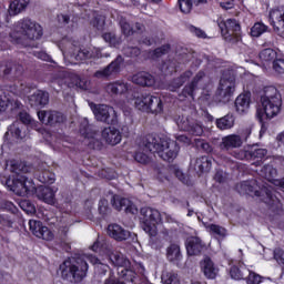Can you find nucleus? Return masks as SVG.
<instances>
[{
    "label": "nucleus",
    "instance_id": "nucleus-29",
    "mask_svg": "<svg viewBox=\"0 0 284 284\" xmlns=\"http://www.w3.org/2000/svg\"><path fill=\"white\" fill-rule=\"evenodd\" d=\"M200 265L205 278H216V274H219V267H216V264H214V261H212L211 257H205L200 263Z\"/></svg>",
    "mask_w": 284,
    "mask_h": 284
},
{
    "label": "nucleus",
    "instance_id": "nucleus-2",
    "mask_svg": "<svg viewBox=\"0 0 284 284\" xmlns=\"http://www.w3.org/2000/svg\"><path fill=\"white\" fill-rule=\"evenodd\" d=\"M143 145L148 152H156L162 161L172 163L176 156L181 146L174 140L169 139L166 135H159L156 133H149L143 139Z\"/></svg>",
    "mask_w": 284,
    "mask_h": 284
},
{
    "label": "nucleus",
    "instance_id": "nucleus-48",
    "mask_svg": "<svg viewBox=\"0 0 284 284\" xmlns=\"http://www.w3.org/2000/svg\"><path fill=\"white\" fill-rule=\"evenodd\" d=\"M39 181H40V183H43L44 185H52V183H54V181H57V175H54L53 172L43 171L39 175Z\"/></svg>",
    "mask_w": 284,
    "mask_h": 284
},
{
    "label": "nucleus",
    "instance_id": "nucleus-30",
    "mask_svg": "<svg viewBox=\"0 0 284 284\" xmlns=\"http://www.w3.org/2000/svg\"><path fill=\"white\" fill-rule=\"evenodd\" d=\"M192 70L184 71L180 77L171 80L169 88L172 90V92H176L179 88H183L190 79H192Z\"/></svg>",
    "mask_w": 284,
    "mask_h": 284
},
{
    "label": "nucleus",
    "instance_id": "nucleus-61",
    "mask_svg": "<svg viewBox=\"0 0 284 284\" xmlns=\"http://www.w3.org/2000/svg\"><path fill=\"white\" fill-rule=\"evenodd\" d=\"M134 160L142 165H148V163H150V156L143 152H135Z\"/></svg>",
    "mask_w": 284,
    "mask_h": 284
},
{
    "label": "nucleus",
    "instance_id": "nucleus-6",
    "mask_svg": "<svg viewBox=\"0 0 284 284\" xmlns=\"http://www.w3.org/2000/svg\"><path fill=\"white\" fill-rule=\"evenodd\" d=\"M141 226L149 236H156L159 234V225L163 223L161 217V212L152 207H142L141 209Z\"/></svg>",
    "mask_w": 284,
    "mask_h": 284
},
{
    "label": "nucleus",
    "instance_id": "nucleus-59",
    "mask_svg": "<svg viewBox=\"0 0 284 284\" xmlns=\"http://www.w3.org/2000/svg\"><path fill=\"white\" fill-rule=\"evenodd\" d=\"M18 119L23 125H30L32 123V118L24 110L18 113Z\"/></svg>",
    "mask_w": 284,
    "mask_h": 284
},
{
    "label": "nucleus",
    "instance_id": "nucleus-7",
    "mask_svg": "<svg viewBox=\"0 0 284 284\" xmlns=\"http://www.w3.org/2000/svg\"><path fill=\"white\" fill-rule=\"evenodd\" d=\"M23 79V65L17 64L12 61H2L0 62V81L8 84L9 88L21 83Z\"/></svg>",
    "mask_w": 284,
    "mask_h": 284
},
{
    "label": "nucleus",
    "instance_id": "nucleus-1",
    "mask_svg": "<svg viewBox=\"0 0 284 284\" xmlns=\"http://www.w3.org/2000/svg\"><path fill=\"white\" fill-rule=\"evenodd\" d=\"M236 192L245 196H256L262 203L266 204L267 210L273 214H281L283 212V195L281 192L274 190L272 186H260L256 180H246L235 185Z\"/></svg>",
    "mask_w": 284,
    "mask_h": 284
},
{
    "label": "nucleus",
    "instance_id": "nucleus-32",
    "mask_svg": "<svg viewBox=\"0 0 284 284\" xmlns=\"http://www.w3.org/2000/svg\"><path fill=\"white\" fill-rule=\"evenodd\" d=\"M28 6H30V0H13L9 4L10 17H17V14H21V12H23Z\"/></svg>",
    "mask_w": 284,
    "mask_h": 284
},
{
    "label": "nucleus",
    "instance_id": "nucleus-38",
    "mask_svg": "<svg viewBox=\"0 0 284 284\" xmlns=\"http://www.w3.org/2000/svg\"><path fill=\"white\" fill-rule=\"evenodd\" d=\"M172 50V45L170 43L162 44L161 47L155 48L154 50L149 51V57L153 61L156 59H161V57H165Z\"/></svg>",
    "mask_w": 284,
    "mask_h": 284
},
{
    "label": "nucleus",
    "instance_id": "nucleus-15",
    "mask_svg": "<svg viewBox=\"0 0 284 284\" xmlns=\"http://www.w3.org/2000/svg\"><path fill=\"white\" fill-rule=\"evenodd\" d=\"M29 230L37 239H42L43 241H52L54 239V233L48 226L43 225L41 221L30 220Z\"/></svg>",
    "mask_w": 284,
    "mask_h": 284
},
{
    "label": "nucleus",
    "instance_id": "nucleus-12",
    "mask_svg": "<svg viewBox=\"0 0 284 284\" xmlns=\"http://www.w3.org/2000/svg\"><path fill=\"white\" fill-rule=\"evenodd\" d=\"M217 90L224 99H230L232 94H234L236 90V78L232 71L227 70L222 72Z\"/></svg>",
    "mask_w": 284,
    "mask_h": 284
},
{
    "label": "nucleus",
    "instance_id": "nucleus-26",
    "mask_svg": "<svg viewBox=\"0 0 284 284\" xmlns=\"http://www.w3.org/2000/svg\"><path fill=\"white\" fill-rule=\"evenodd\" d=\"M26 138V133L23 132V125L19 122H14L8 126L7 132L4 133V139L7 141H21Z\"/></svg>",
    "mask_w": 284,
    "mask_h": 284
},
{
    "label": "nucleus",
    "instance_id": "nucleus-34",
    "mask_svg": "<svg viewBox=\"0 0 284 284\" xmlns=\"http://www.w3.org/2000/svg\"><path fill=\"white\" fill-rule=\"evenodd\" d=\"M250 274V268L246 266L233 265L230 268V276L233 281H245V277Z\"/></svg>",
    "mask_w": 284,
    "mask_h": 284
},
{
    "label": "nucleus",
    "instance_id": "nucleus-54",
    "mask_svg": "<svg viewBox=\"0 0 284 284\" xmlns=\"http://www.w3.org/2000/svg\"><path fill=\"white\" fill-rule=\"evenodd\" d=\"M273 257L278 265H282V270L284 271V250L281 247L274 248Z\"/></svg>",
    "mask_w": 284,
    "mask_h": 284
},
{
    "label": "nucleus",
    "instance_id": "nucleus-23",
    "mask_svg": "<svg viewBox=\"0 0 284 284\" xmlns=\"http://www.w3.org/2000/svg\"><path fill=\"white\" fill-rule=\"evenodd\" d=\"M91 110L97 119V121H101L102 123H114V120L110 118V106L105 104H93L91 105Z\"/></svg>",
    "mask_w": 284,
    "mask_h": 284
},
{
    "label": "nucleus",
    "instance_id": "nucleus-63",
    "mask_svg": "<svg viewBox=\"0 0 284 284\" xmlns=\"http://www.w3.org/2000/svg\"><path fill=\"white\" fill-rule=\"evenodd\" d=\"M9 106L10 98H7L6 95L3 98H0V114H3Z\"/></svg>",
    "mask_w": 284,
    "mask_h": 284
},
{
    "label": "nucleus",
    "instance_id": "nucleus-39",
    "mask_svg": "<svg viewBox=\"0 0 284 284\" xmlns=\"http://www.w3.org/2000/svg\"><path fill=\"white\" fill-rule=\"evenodd\" d=\"M166 258L170 263H174V261H181V246L179 244H170L166 248Z\"/></svg>",
    "mask_w": 284,
    "mask_h": 284
},
{
    "label": "nucleus",
    "instance_id": "nucleus-52",
    "mask_svg": "<svg viewBox=\"0 0 284 284\" xmlns=\"http://www.w3.org/2000/svg\"><path fill=\"white\" fill-rule=\"evenodd\" d=\"M192 6H194V0H179V8L183 14H190Z\"/></svg>",
    "mask_w": 284,
    "mask_h": 284
},
{
    "label": "nucleus",
    "instance_id": "nucleus-36",
    "mask_svg": "<svg viewBox=\"0 0 284 284\" xmlns=\"http://www.w3.org/2000/svg\"><path fill=\"white\" fill-rule=\"evenodd\" d=\"M283 101V98L281 97V92H278V89L274 85H268L264 88V94L261 95V100H271V101Z\"/></svg>",
    "mask_w": 284,
    "mask_h": 284
},
{
    "label": "nucleus",
    "instance_id": "nucleus-49",
    "mask_svg": "<svg viewBox=\"0 0 284 284\" xmlns=\"http://www.w3.org/2000/svg\"><path fill=\"white\" fill-rule=\"evenodd\" d=\"M0 210H6L7 212H10L11 214H14L16 216H20L19 207L14 205V203L2 200V204H0Z\"/></svg>",
    "mask_w": 284,
    "mask_h": 284
},
{
    "label": "nucleus",
    "instance_id": "nucleus-43",
    "mask_svg": "<svg viewBox=\"0 0 284 284\" xmlns=\"http://www.w3.org/2000/svg\"><path fill=\"white\" fill-rule=\"evenodd\" d=\"M270 27H267L263 22H255L253 27L251 28L250 34L251 37L258 39V37H262V34H265Z\"/></svg>",
    "mask_w": 284,
    "mask_h": 284
},
{
    "label": "nucleus",
    "instance_id": "nucleus-33",
    "mask_svg": "<svg viewBox=\"0 0 284 284\" xmlns=\"http://www.w3.org/2000/svg\"><path fill=\"white\" fill-rule=\"evenodd\" d=\"M91 252L99 254V256H105L110 254V245L105 240H97L90 247Z\"/></svg>",
    "mask_w": 284,
    "mask_h": 284
},
{
    "label": "nucleus",
    "instance_id": "nucleus-17",
    "mask_svg": "<svg viewBox=\"0 0 284 284\" xmlns=\"http://www.w3.org/2000/svg\"><path fill=\"white\" fill-rule=\"evenodd\" d=\"M268 23L273 27L274 32H284V10L271 9L268 12Z\"/></svg>",
    "mask_w": 284,
    "mask_h": 284
},
{
    "label": "nucleus",
    "instance_id": "nucleus-3",
    "mask_svg": "<svg viewBox=\"0 0 284 284\" xmlns=\"http://www.w3.org/2000/svg\"><path fill=\"white\" fill-rule=\"evenodd\" d=\"M39 41L43 37V27L32 21L29 18H24L17 22L16 30L9 33V40L13 45H20L21 48H28V40Z\"/></svg>",
    "mask_w": 284,
    "mask_h": 284
},
{
    "label": "nucleus",
    "instance_id": "nucleus-56",
    "mask_svg": "<svg viewBox=\"0 0 284 284\" xmlns=\"http://www.w3.org/2000/svg\"><path fill=\"white\" fill-rule=\"evenodd\" d=\"M273 70L276 74H284V59L277 58L273 61Z\"/></svg>",
    "mask_w": 284,
    "mask_h": 284
},
{
    "label": "nucleus",
    "instance_id": "nucleus-8",
    "mask_svg": "<svg viewBox=\"0 0 284 284\" xmlns=\"http://www.w3.org/2000/svg\"><path fill=\"white\" fill-rule=\"evenodd\" d=\"M6 185L17 196H28L34 192V183L26 175H12L6 179Z\"/></svg>",
    "mask_w": 284,
    "mask_h": 284
},
{
    "label": "nucleus",
    "instance_id": "nucleus-41",
    "mask_svg": "<svg viewBox=\"0 0 284 284\" xmlns=\"http://www.w3.org/2000/svg\"><path fill=\"white\" fill-rule=\"evenodd\" d=\"M260 59L264 63H270V62L274 63V61L278 59V53L272 48L263 49L260 52Z\"/></svg>",
    "mask_w": 284,
    "mask_h": 284
},
{
    "label": "nucleus",
    "instance_id": "nucleus-64",
    "mask_svg": "<svg viewBox=\"0 0 284 284\" xmlns=\"http://www.w3.org/2000/svg\"><path fill=\"white\" fill-rule=\"evenodd\" d=\"M88 51L79 50L77 53H73L72 57L75 59V61H85L88 59Z\"/></svg>",
    "mask_w": 284,
    "mask_h": 284
},
{
    "label": "nucleus",
    "instance_id": "nucleus-55",
    "mask_svg": "<svg viewBox=\"0 0 284 284\" xmlns=\"http://www.w3.org/2000/svg\"><path fill=\"white\" fill-rule=\"evenodd\" d=\"M120 28L124 37H132V34H134V29L125 20L120 21Z\"/></svg>",
    "mask_w": 284,
    "mask_h": 284
},
{
    "label": "nucleus",
    "instance_id": "nucleus-10",
    "mask_svg": "<svg viewBox=\"0 0 284 284\" xmlns=\"http://www.w3.org/2000/svg\"><path fill=\"white\" fill-rule=\"evenodd\" d=\"M79 132L81 136H83L89 141L88 148L90 150H98V151L103 150V140H101V134L97 130V126L90 124L88 119H84L80 123Z\"/></svg>",
    "mask_w": 284,
    "mask_h": 284
},
{
    "label": "nucleus",
    "instance_id": "nucleus-53",
    "mask_svg": "<svg viewBox=\"0 0 284 284\" xmlns=\"http://www.w3.org/2000/svg\"><path fill=\"white\" fill-rule=\"evenodd\" d=\"M99 213L102 215V216H108V214H110L111 212V209H110V202H108L106 199H101L99 201Z\"/></svg>",
    "mask_w": 284,
    "mask_h": 284
},
{
    "label": "nucleus",
    "instance_id": "nucleus-58",
    "mask_svg": "<svg viewBox=\"0 0 284 284\" xmlns=\"http://www.w3.org/2000/svg\"><path fill=\"white\" fill-rule=\"evenodd\" d=\"M162 281H164V284H179V275L175 273H166V275L162 276Z\"/></svg>",
    "mask_w": 284,
    "mask_h": 284
},
{
    "label": "nucleus",
    "instance_id": "nucleus-11",
    "mask_svg": "<svg viewBox=\"0 0 284 284\" xmlns=\"http://www.w3.org/2000/svg\"><path fill=\"white\" fill-rule=\"evenodd\" d=\"M216 23L225 41H232V37H241V24L236 19L229 18L224 20L223 18H219Z\"/></svg>",
    "mask_w": 284,
    "mask_h": 284
},
{
    "label": "nucleus",
    "instance_id": "nucleus-21",
    "mask_svg": "<svg viewBox=\"0 0 284 284\" xmlns=\"http://www.w3.org/2000/svg\"><path fill=\"white\" fill-rule=\"evenodd\" d=\"M131 81L132 83H134L135 85H140L141 88H152V85L156 83L154 75L145 71H140L133 74Z\"/></svg>",
    "mask_w": 284,
    "mask_h": 284
},
{
    "label": "nucleus",
    "instance_id": "nucleus-4",
    "mask_svg": "<svg viewBox=\"0 0 284 284\" xmlns=\"http://www.w3.org/2000/svg\"><path fill=\"white\" fill-rule=\"evenodd\" d=\"M90 265L85 260L68 257L59 265V273L62 281L69 283H81L88 276Z\"/></svg>",
    "mask_w": 284,
    "mask_h": 284
},
{
    "label": "nucleus",
    "instance_id": "nucleus-24",
    "mask_svg": "<svg viewBox=\"0 0 284 284\" xmlns=\"http://www.w3.org/2000/svg\"><path fill=\"white\" fill-rule=\"evenodd\" d=\"M243 145V139L239 134H229L222 138V142L220 143V148L222 150H236Z\"/></svg>",
    "mask_w": 284,
    "mask_h": 284
},
{
    "label": "nucleus",
    "instance_id": "nucleus-44",
    "mask_svg": "<svg viewBox=\"0 0 284 284\" xmlns=\"http://www.w3.org/2000/svg\"><path fill=\"white\" fill-rule=\"evenodd\" d=\"M90 24L99 32H103V30L105 29V17L98 13L91 19Z\"/></svg>",
    "mask_w": 284,
    "mask_h": 284
},
{
    "label": "nucleus",
    "instance_id": "nucleus-62",
    "mask_svg": "<svg viewBox=\"0 0 284 284\" xmlns=\"http://www.w3.org/2000/svg\"><path fill=\"white\" fill-rule=\"evenodd\" d=\"M210 232H213V234H216L217 236H225V233L227 232L225 227H222L217 224H211L209 226Z\"/></svg>",
    "mask_w": 284,
    "mask_h": 284
},
{
    "label": "nucleus",
    "instance_id": "nucleus-5",
    "mask_svg": "<svg viewBox=\"0 0 284 284\" xmlns=\"http://www.w3.org/2000/svg\"><path fill=\"white\" fill-rule=\"evenodd\" d=\"M134 105L140 112H146V114H162L163 100L159 95L151 93H140L134 97Z\"/></svg>",
    "mask_w": 284,
    "mask_h": 284
},
{
    "label": "nucleus",
    "instance_id": "nucleus-40",
    "mask_svg": "<svg viewBox=\"0 0 284 284\" xmlns=\"http://www.w3.org/2000/svg\"><path fill=\"white\" fill-rule=\"evenodd\" d=\"M30 101H33L34 105H48L50 103V94L45 91H38L31 95Z\"/></svg>",
    "mask_w": 284,
    "mask_h": 284
},
{
    "label": "nucleus",
    "instance_id": "nucleus-27",
    "mask_svg": "<svg viewBox=\"0 0 284 284\" xmlns=\"http://www.w3.org/2000/svg\"><path fill=\"white\" fill-rule=\"evenodd\" d=\"M250 103H252L251 93L240 94L234 102L237 114H247L250 112Z\"/></svg>",
    "mask_w": 284,
    "mask_h": 284
},
{
    "label": "nucleus",
    "instance_id": "nucleus-47",
    "mask_svg": "<svg viewBox=\"0 0 284 284\" xmlns=\"http://www.w3.org/2000/svg\"><path fill=\"white\" fill-rule=\"evenodd\" d=\"M244 281L246 284H261L263 283V276L252 270H248Z\"/></svg>",
    "mask_w": 284,
    "mask_h": 284
},
{
    "label": "nucleus",
    "instance_id": "nucleus-28",
    "mask_svg": "<svg viewBox=\"0 0 284 284\" xmlns=\"http://www.w3.org/2000/svg\"><path fill=\"white\" fill-rule=\"evenodd\" d=\"M37 197L40 201H43L44 203H48L49 205L54 204L55 201V194H54V190H52V187L50 186H38L33 189Z\"/></svg>",
    "mask_w": 284,
    "mask_h": 284
},
{
    "label": "nucleus",
    "instance_id": "nucleus-35",
    "mask_svg": "<svg viewBox=\"0 0 284 284\" xmlns=\"http://www.w3.org/2000/svg\"><path fill=\"white\" fill-rule=\"evenodd\" d=\"M195 168L199 169V172L204 174V172H210L212 170V158L207 155H202L196 159Z\"/></svg>",
    "mask_w": 284,
    "mask_h": 284
},
{
    "label": "nucleus",
    "instance_id": "nucleus-18",
    "mask_svg": "<svg viewBox=\"0 0 284 284\" xmlns=\"http://www.w3.org/2000/svg\"><path fill=\"white\" fill-rule=\"evenodd\" d=\"M106 233L109 234L110 239H113L119 243L123 241H128L129 239L132 237V233L123 229V226L119 224H109L106 229Z\"/></svg>",
    "mask_w": 284,
    "mask_h": 284
},
{
    "label": "nucleus",
    "instance_id": "nucleus-25",
    "mask_svg": "<svg viewBox=\"0 0 284 284\" xmlns=\"http://www.w3.org/2000/svg\"><path fill=\"white\" fill-rule=\"evenodd\" d=\"M203 241L200 237L191 236L185 241V248L189 256H199L203 252Z\"/></svg>",
    "mask_w": 284,
    "mask_h": 284
},
{
    "label": "nucleus",
    "instance_id": "nucleus-14",
    "mask_svg": "<svg viewBox=\"0 0 284 284\" xmlns=\"http://www.w3.org/2000/svg\"><path fill=\"white\" fill-rule=\"evenodd\" d=\"M111 205L113 210H116V212H125V214H136L139 212V209H136V205L134 202H132L128 197H123L119 194H113L111 197Z\"/></svg>",
    "mask_w": 284,
    "mask_h": 284
},
{
    "label": "nucleus",
    "instance_id": "nucleus-13",
    "mask_svg": "<svg viewBox=\"0 0 284 284\" xmlns=\"http://www.w3.org/2000/svg\"><path fill=\"white\" fill-rule=\"evenodd\" d=\"M267 156V150L261 149L257 145L250 146L247 150L234 152V158L243 161H256L257 163L263 161Z\"/></svg>",
    "mask_w": 284,
    "mask_h": 284
},
{
    "label": "nucleus",
    "instance_id": "nucleus-37",
    "mask_svg": "<svg viewBox=\"0 0 284 284\" xmlns=\"http://www.w3.org/2000/svg\"><path fill=\"white\" fill-rule=\"evenodd\" d=\"M24 168V174L30 173L31 168L28 166L26 162L19 161V160H12L10 163V172L12 174H16V176L21 175V172H23Z\"/></svg>",
    "mask_w": 284,
    "mask_h": 284
},
{
    "label": "nucleus",
    "instance_id": "nucleus-50",
    "mask_svg": "<svg viewBox=\"0 0 284 284\" xmlns=\"http://www.w3.org/2000/svg\"><path fill=\"white\" fill-rule=\"evenodd\" d=\"M57 123H63V114L58 111H51L49 113V120H47V125H57Z\"/></svg>",
    "mask_w": 284,
    "mask_h": 284
},
{
    "label": "nucleus",
    "instance_id": "nucleus-19",
    "mask_svg": "<svg viewBox=\"0 0 284 284\" xmlns=\"http://www.w3.org/2000/svg\"><path fill=\"white\" fill-rule=\"evenodd\" d=\"M123 55H118L108 67L97 71L95 77H112V74H119L121 72V65H123Z\"/></svg>",
    "mask_w": 284,
    "mask_h": 284
},
{
    "label": "nucleus",
    "instance_id": "nucleus-60",
    "mask_svg": "<svg viewBox=\"0 0 284 284\" xmlns=\"http://www.w3.org/2000/svg\"><path fill=\"white\" fill-rule=\"evenodd\" d=\"M110 270V265L103 264L100 262L97 266H94V272L98 274V276H105L108 274V271Z\"/></svg>",
    "mask_w": 284,
    "mask_h": 284
},
{
    "label": "nucleus",
    "instance_id": "nucleus-16",
    "mask_svg": "<svg viewBox=\"0 0 284 284\" xmlns=\"http://www.w3.org/2000/svg\"><path fill=\"white\" fill-rule=\"evenodd\" d=\"M178 125L180 130L190 133L192 136L203 135V125L192 118L182 119Z\"/></svg>",
    "mask_w": 284,
    "mask_h": 284
},
{
    "label": "nucleus",
    "instance_id": "nucleus-42",
    "mask_svg": "<svg viewBox=\"0 0 284 284\" xmlns=\"http://www.w3.org/2000/svg\"><path fill=\"white\" fill-rule=\"evenodd\" d=\"M108 91L111 94H125L128 92V83L123 81H115L108 85Z\"/></svg>",
    "mask_w": 284,
    "mask_h": 284
},
{
    "label": "nucleus",
    "instance_id": "nucleus-57",
    "mask_svg": "<svg viewBox=\"0 0 284 284\" xmlns=\"http://www.w3.org/2000/svg\"><path fill=\"white\" fill-rule=\"evenodd\" d=\"M102 39L110 45H119V40H116V36L112 32L103 33Z\"/></svg>",
    "mask_w": 284,
    "mask_h": 284
},
{
    "label": "nucleus",
    "instance_id": "nucleus-9",
    "mask_svg": "<svg viewBox=\"0 0 284 284\" xmlns=\"http://www.w3.org/2000/svg\"><path fill=\"white\" fill-rule=\"evenodd\" d=\"M262 108L256 110V119L260 121L261 126H265V121H270V119H274L277 116L278 112H281V108H283V100H261Z\"/></svg>",
    "mask_w": 284,
    "mask_h": 284
},
{
    "label": "nucleus",
    "instance_id": "nucleus-20",
    "mask_svg": "<svg viewBox=\"0 0 284 284\" xmlns=\"http://www.w3.org/2000/svg\"><path fill=\"white\" fill-rule=\"evenodd\" d=\"M101 136L105 143H108V145H119L123 139L121 131L114 126L104 128L102 130Z\"/></svg>",
    "mask_w": 284,
    "mask_h": 284
},
{
    "label": "nucleus",
    "instance_id": "nucleus-45",
    "mask_svg": "<svg viewBox=\"0 0 284 284\" xmlns=\"http://www.w3.org/2000/svg\"><path fill=\"white\" fill-rule=\"evenodd\" d=\"M0 225L2 230L10 232V230H14V219L8 214H0Z\"/></svg>",
    "mask_w": 284,
    "mask_h": 284
},
{
    "label": "nucleus",
    "instance_id": "nucleus-51",
    "mask_svg": "<svg viewBox=\"0 0 284 284\" xmlns=\"http://www.w3.org/2000/svg\"><path fill=\"white\" fill-rule=\"evenodd\" d=\"M111 261H112L113 265H115L118 267V274L121 278V272H123V270H126L125 267H123V265H125V261L119 254H114L111 257Z\"/></svg>",
    "mask_w": 284,
    "mask_h": 284
},
{
    "label": "nucleus",
    "instance_id": "nucleus-22",
    "mask_svg": "<svg viewBox=\"0 0 284 284\" xmlns=\"http://www.w3.org/2000/svg\"><path fill=\"white\" fill-rule=\"evenodd\" d=\"M203 79H205V71H199L195 77H193L192 81L183 88V97L194 99V94L196 90H199V83L203 81Z\"/></svg>",
    "mask_w": 284,
    "mask_h": 284
},
{
    "label": "nucleus",
    "instance_id": "nucleus-31",
    "mask_svg": "<svg viewBox=\"0 0 284 284\" xmlns=\"http://www.w3.org/2000/svg\"><path fill=\"white\" fill-rule=\"evenodd\" d=\"M236 121V118L232 113H227L226 115L219 118L215 120V125L217 130H232L234 128V123Z\"/></svg>",
    "mask_w": 284,
    "mask_h": 284
},
{
    "label": "nucleus",
    "instance_id": "nucleus-46",
    "mask_svg": "<svg viewBox=\"0 0 284 284\" xmlns=\"http://www.w3.org/2000/svg\"><path fill=\"white\" fill-rule=\"evenodd\" d=\"M19 207L26 212V214H37V206H34V203L30 200H21Z\"/></svg>",
    "mask_w": 284,
    "mask_h": 284
}]
</instances>
